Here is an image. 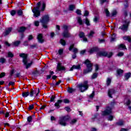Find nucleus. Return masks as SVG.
Returning <instances> with one entry per match:
<instances>
[{
    "label": "nucleus",
    "mask_w": 131,
    "mask_h": 131,
    "mask_svg": "<svg viewBox=\"0 0 131 131\" xmlns=\"http://www.w3.org/2000/svg\"><path fill=\"white\" fill-rule=\"evenodd\" d=\"M40 7H41V11H45L46 9V3L43 2H39L36 4V7H34L32 10L34 14V17L36 18L40 16Z\"/></svg>",
    "instance_id": "f257e3e1"
},
{
    "label": "nucleus",
    "mask_w": 131,
    "mask_h": 131,
    "mask_svg": "<svg viewBox=\"0 0 131 131\" xmlns=\"http://www.w3.org/2000/svg\"><path fill=\"white\" fill-rule=\"evenodd\" d=\"M19 57L23 58V62L26 66V69H28V68H29L32 64V62L27 64V63H28V61H29V59L27 58V55L25 54V53L20 54Z\"/></svg>",
    "instance_id": "f03ea898"
},
{
    "label": "nucleus",
    "mask_w": 131,
    "mask_h": 131,
    "mask_svg": "<svg viewBox=\"0 0 131 131\" xmlns=\"http://www.w3.org/2000/svg\"><path fill=\"white\" fill-rule=\"evenodd\" d=\"M85 64L87 68L84 70L83 73L84 74H88V73L92 72V70H93V64H92L89 59L85 61Z\"/></svg>",
    "instance_id": "7ed1b4c3"
},
{
    "label": "nucleus",
    "mask_w": 131,
    "mask_h": 131,
    "mask_svg": "<svg viewBox=\"0 0 131 131\" xmlns=\"http://www.w3.org/2000/svg\"><path fill=\"white\" fill-rule=\"evenodd\" d=\"M79 90L81 91V93L85 92L89 89V84L88 81H85L83 83L79 84L77 85Z\"/></svg>",
    "instance_id": "20e7f679"
},
{
    "label": "nucleus",
    "mask_w": 131,
    "mask_h": 131,
    "mask_svg": "<svg viewBox=\"0 0 131 131\" xmlns=\"http://www.w3.org/2000/svg\"><path fill=\"white\" fill-rule=\"evenodd\" d=\"M113 55V53L106 51H99L97 54V57H107V58H111Z\"/></svg>",
    "instance_id": "39448f33"
},
{
    "label": "nucleus",
    "mask_w": 131,
    "mask_h": 131,
    "mask_svg": "<svg viewBox=\"0 0 131 131\" xmlns=\"http://www.w3.org/2000/svg\"><path fill=\"white\" fill-rule=\"evenodd\" d=\"M50 20V17L48 15H46L43 16L41 19L40 20V22L41 23L43 28H47L48 26V23H49V21Z\"/></svg>",
    "instance_id": "423d86ee"
},
{
    "label": "nucleus",
    "mask_w": 131,
    "mask_h": 131,
    "mask_svg": "<svg viewBox=\"0 0 131 131\" xmlns=\"http://www.w3.org/2000/svg\"><path fill=\"white\" fill-rule=\"evenodd\" d=\"M69 119H70V117L69 116H63L60 118L58 122L60 125L66 126V125H67V123H66V122L68 121Z\"/></svg>",
    "instance_id": "0eeeda50"
},
{
    "label": "nucleus",
    "mask_w": 131,
    "mask_h": 131,
    "mask_svg": "<svg viewBox=\"0 0 131 131\" xmlns=\"http://www.w3.org/2000/svg\"><path fill=\"white\" fill-rule=\"evenodd\" d=\"M69 28V26L63 25L62 26V29L63 30V32L62 33V36L63 37L68 38L70 37V33L68 31V29Z\"/></svg>",
    "instance_id": "6e6552de"
},
{
    "label": "nucleus",
    "mask_w": 131,
    "mask_h": 131,
    "mask_svg": "<svg viewBox=\"0 0 131 131\" xmlns=\"http://www.w3.org/2000/svg\"><path fill=\"white\" fill-rule=\"evenodd\" d=\"M125 24H123L122 26H120L119 28V29H121L123 31H127V29L128 28V25L130 21L128 20H125L124 21Z\"/></svg>",
    "instance_id": "1a4fd4ad"
},
{
    "label": "nucleus",
    "mask_w": 131,
    "mask_h": 131,
    "mask_svg": "<svg viewBox=\"0 0 131 131\" xmlns=\"http://www.w3.org/2000/svg\"><path fill=\"white\" fill-rule=\"evenodd\" d=\"M112 113V108L107 106L106 109L102 112V115H109V114H111Z\"/></svg>",
    "instance_id": "9d476101"
},
{
    "label": "nucleus",
    "mask_w": 131,
    "mask_h": 131,
    "mask_svg": "<svg viewBox=\"0 0 131 131\" xmlns=\"http://www.w3.org/2000/svg\"><path fill=\"white\" fill-rule=\"evenodd\" d=\"M73 49V52L75 54H77L78 52V49L77 48H74V45H72L70 46L69 48V51H72Z\"/></svg>",
    "instance_id": "9b49d317"
},
{
    "label": "nucleus",
    "mask_w": 131,
    "mask_h": 131,
    "mask_svg": "<svg viewBox=\"0 0 131 131\" xmlns=\"http://www.w3.org/2000/svg\"><path fill=\"white\" fill-rule=\"evenodd\" d=\"M37 38L39 42H40L41 43H42V42H43V37L42 36V34H39L37 35Z\"/></svg>",
    "instance_id": "f8f14e48"
},
{
    "label": "nucleus",
    "mask_w": 131,
    "mask_h": 131,
    "mask_svg": "<svg viewBox=\"0 0 131 131\" xmlns=\"http://www.w3.org/2000/svg\"><path fill=\"white\" fill-rule=\"evenodd\" d=\"M57 71H60V70H65V68L61 65V63H58L56 67Z\"/></svg>",
    "instance_id": "ddd939ff"
},
{
    "label": "nucleus",
    "mask_w": 131,
    "mask_h": 131,
    "mask_svg": "<svg viewBox=\"0 0 131 131\" xmlns=\"http://www.w3.org/2000/svg\"><path fill=\"white\" fill-rule=\"evenodd\" d=\"M114 94H115V90H114V89H111L108 90V95L110 98H112V95H114Z\"/></svg>",
    "instance_id": "4468645a"
},
{
    "label": "nucleus",
    "mask_w": 131,
    "mask_h": 131,
    "mask_svg": "<svg viewBox=\"0 0 131 131\" xmlns=\"http://www.w3.org/2000/svg\"><path fill=\"white\" fill-rule=\"evenodd\" d=\"M80 68H81L79 64H78L77 66L74 65L71 68L70 71H73V69H77V70H79V69H80Z\"/></svg>",
    "instance_id": "2eb2a0df"
},
{
    "label": "nucleus",
    "mask_w": 131,
    "mask_h": 131,
    "mask_svg": "<svg viewBox=\"0 0 131 131\" xmlns=\"http://www.w3.org/2000/svg\"><path fill=\"white\" fill-rule=\"evenodd\" d=\"M62 103L61 100H58L56 103H55L54 106L57 107V109H59L60 107V104Z\"/></svg>",
    "instance_id": "dca6fc26"
},
{
    "label": "nucleus",
    "mask_w": 131,
    "mask_h": 131,
    "mask_svg": "<svg viewBox=\"0 0 131 131\" xmlns=\"http://www.w3.org/2000/svg\"><path fill=\"white\" fill-rule=\"evenodd\" d=\"M26 30V28L25 27H21L17 29L18 32L23 33Z\"/></svg>",
    "instance_id": "f3484780"
},
{
    "label": "nucleus",
    "mask_w": 131,
    "mask_h": 131,
    "mask_svg": "<svg viewBox=\"0 0 131 131\" xmlns=\"http://www.w3.org/2000/svg\"><path fill=\"white\" fill-rule=\"evenodd\" d=\"M11 31L12 28H9L8 29H6L4 34V36H7V35H8Z\"/></svg>",
    "instance_id": "a211bd4d"
},
{
    "label": "nucleus",
    "mask_w": 131,
    "mask_h": 131,
    "mask_svg": "<svg viewBox=\"0 0 131 131\" xmlns=\"http://www.w3.org/2000/svg\"><path fill=\"white\" fill-rule=\"evenodd\" d=\"M116 125H119V126L124 125V121L122 120H120L116 123Z\"/></svg>",
    "instance_id": "6ab92c4d"
},
{
    "label": "nucleus",
    "mask_w": 131,
    "mask_h": 131,
    "mask_svg": "<svg viewBox=\"0 0 131 131\" xmlns=\"http://www.w3.org/2000/svg\"><path fill=\"white\" fill-rule=\"evenodd\" d=\"M97 51H98V48L96 47H94L91 49H90V50L89 51V53L90 54H93L94 53H95V52H97Z\"/></svg>",
    "instance_id": "aec40b11"
},
{
    "label": "nucleus",
    "mask_w": 131,
    "mask_h": 131,
    "mask_svg": "<svg viewBox=\"0 0 131 131\" xmlns=\"http://www.w3.org/2000/svg\"><path fill=\"white\" fill-rule=\"evenodd\" d=\"M20 43H21L20 41H15L12 42V45L14 46V47H18L19 45H20Z\"/></svg>",
    "instance_id": "412c9836"
},
{
    "label": "nucleus",
    "mask_w": 131,
    "mask_h": 131,
    "mask_svg": "<svg viewBox=\"0 0 131 131\" xmlns=\"http://www.w3.org/2000/svg\"><path fill=\"white\" fill-rule=\"evenodd\" d=\"M131 73H128L125 74L124 75V78L125 80H128V78L130 77Z\"/></svg>",
    "instance_id": "4be33fe9"
},
{
    "label": "nucleus",
    "mask_w": 131,
    "mask_h": 131,
    "mask_svg": "<svg viewBox=\"0 0 131 131\" xmlns=\"http://www.w3.org/2000/svg\"><path fill=\"white\" fill-rule=\"evenodd\" d=\"M29 96V92L27 91L26 92H23L22 96L23 98H27Z\"/></svg>",
    "instance_id": "5701e85b"
},
{
    "label": "nucleus",
    "mask_w": 131,
    "mask_h": 131,
    "mask_svg": "<svg viewBox=\"0 0 131 131\" xmlns=\"http://www.w3.org/2000/svg\"><path fill=\"white\" fill-rule=\"evenodd\" d=\"M123 39H124V40H128L129 42H130L131 41V38L129 36H125L123 37Z\"/></svg>",
    "instance_id": "b1692460"
},
{
    "label": "nucleus",
    "mask_w": 131,
    "mask_h": 131,
    "mask_svg": "<svg viewBox=\"0 0 131 131\" xmlns=\"http://www.w3.org/2000/svg\"><path fill=\"white\" fill-rule=\"evenodd\" d=\"M30 122H32V117L31 116L28 117L27 124H29Z\"/></svg>",
    "instance_id": "393cba45"
},
{
    "label": "nucleus",
    "mask_w": 131,
    "mask_h": 131,
    "mask_svg": "<svg viewBox=\"0 0 131 131\" xmlns=\"http://www.w3.org/2000/svg\"><path fill=\"white\" fill-rule=\"evenodd\" d=\"M119 50H122L123 49L124 50H126V47H125V46L123 44H121L118 47Z\"/></svg>",
    "instance_id": "a878e982"
},
{
    "label": "nucleus",
    "mask_w": 131,
    "mask_h": 131,
    "mask_svg": "<svg viewBox=\"0 0 131 131\" xmlns=\"http://www.w3.org/2000/svg\"><path fill=\"white\" fill-rule=\"evenodd\" d=\"M68 93H69L70 94H72V93L75 92V89H73L72 88H69L68 89Z\"/></svg>",
    "instance_id": "bb28decb"
},
{
    "label": "nucleus",
    "mask_w": 131,
    "mask_h": 131,
    "mask_svg": "<svg viewBox=\"0 0 131 131\" xmlns=\"http://www.w3.org/2000/svg\"><path fill=\"white\" fill-rule=\"evenodd\" d=\"M116 15H117V11L116 10H114L113 11V12H112L111 14V17H116Z\"/></svg>",
    "instance_id": "cd10ccee"
},
{
    "label": "nucleus",
    "mask_w": 131,
    "mask_h": 131,
    "mask_svg": "<svg viewBox=\"0 0 131 131\" xmlns=\"http://www.w3.org/2000/svg\"><path fill=\"white\" fill-rule=\"evenodd\" d=\"M16 13L18 16H22L23 11H22V10L19 9L16 11Z\"/></svg>",
    "instance_id": "c85d7f7f"
},
{
    "label": "nucleus",
    "mask_w": 131,
    "mask_h": 131,
    "mask_svg": "<svg viewBox=\"0 0 131 131\" xmlns=\"http://www.w3.org/2000/svg\"><path fill=\"white\" fill-rule=\"evenodd\" d=\"M111 78H107L106 79V85H110L111 83Z\"/></svg>",
    "instance_id": "c756f323"
},
{
    "label": "nucleus",
    "mask_w": 131,
    "mask_h": 131,
    "mask_svg": "<svg viewBox=\"0 0 131 131\" xmlns=\"http://www.w3.org/2000/svg\"><path fill=\"white\" fill-rule=\"evenodd\" d=\"M117 73L118 75H120V74H122V73H123V70L119 69L117 70Z\"/></svg>",
    "instance_id": "7c9ffc66"
},
{
    "label": "nucleus",
    "mask_w": 131,
    "mask_h": 131,
    "mask_svg": "<svg viewBox=\"0 0 131 131\" xmlns=\"http://www.w3.org/2000/svg\"><path fill=\"white\" fill-rule=\"evenodd\" d=\"M75 9V6L73 5H71L69 6V11H73Z\"/></svg>",
    "instance_id": "2f4dec72"
},
{
    "label": "nucleus",
    "mask_w": 131,
    "mask_h": 131,
    "mask_svg": "<svg viewBox=\"0 0 131 131\" xmlns=\"http://www.w3.org/2000/svg\"><path fill=\"white\" fill-rule=\"evenodd\" d=\"M10 13L11 16H15V15H16V14L17 13V11L15 10H11L10 12Z\"/></svg>",
    "instance_id": "473e14b6"
},
{
    "label": "nucleus",
    "mask_w": 131,
    "mask_h": 131,
    "mask_svg": "<svg viewBox=\"0 0 131 131\" xmlns=\"http://www.w3.org/2000/svg\"><path fill=\"white\" fill-rule=\"evenodd\" d=\"M60 43H61V45H62V46H66V41L63 39H61L60 40Z\"/></svg>",
    "instance_id": "72a5a7b5"
},
{
    "label": "nucleus",
    "mask_w": 131,
    "mask_h": 131,
    "mask_svg": "<svg viewBox=\"0 0 131 131\" xmlns=\"http://www.w3.org/2000/svg\"><path fill=\"white\" fill-rule=\"evenodd\" d=\"M97 77H98V73H95L92 75L91 78L92 79H95V78H97Z\"/></svg>",
    "instance_id": "f704fd0d"
},
{
    "label": "nucleus",
    "mask_w": 131,
    "mask_h": 131,
    "mask_svg": "<svg viewBox=\"0 0 131 131\" xmlns=\"http://www.w3.org/2000/svg\"><path fill=\"white\" fill-rule=\"evenodd\" d=\"M104 12L106 14V17H109V16H110V12L108 11V9H104Z\"/></svg>",
    "instance_id": "c9c22d12"
},
{
    "label": "nucleus",
    "mask_w": 131,
    "mask_h": 131,
    "mask_svg": "<svg viewBox=\"0 0 131 131\" xmlns=\"http://www.w3.org/2000/svg\"><path fill=\"white\" fill-rule=\"evenodd\" d=\"M33 93L34 94H36V96H38V94H39V90H33Z\"/></svg>",
    "instance_id": "e433bc0d"
},
{
    "label": "nucleus",
    "mask_w": 131,
    "mask_h": 131,
    "mask_svg": "<svg viewBox=\"0 0 131 131\" xmlns=\"http://www.w3.org/2000/svg\"><path fill=\"white\" fill-rule=\"evenodd\" d=\"M0 63H1V64H4V63H6L5 58H0Z\"/></svg>",
    "instance_id": "4c0bfd02"
},
{
    "label": "nucleus",
    "mask_w": 131,
    "mask_h": 131,
    "mask_svg": "<svg viewBox=\"0 0 131 131\" xmlns=\"http://www.w3.org/2000/svg\"><path fill=\"white\" fill-rule=\"evenodd\" d=\"M113 118H114V116L113 115H110L107 117V120L110 121H112L113 120Z\"/></svg>",
    "instance_id": "58836bf2"
},
{
    "label": "nucleus",
    "mask_w": 131,
    "mask_h": 131,
    "mask_svg": "<svg viewBox=\"0 0 131 131\" xmlns=\"http://www.w3.org/2000/svg\"><path fill=\"white\" fill-rule=\"evenodd\" d=\"M78 22L80 25H82V20H81V18L80 17H78Z\"/></svg>",
    "instance_id": "ea45409f"
},
{
    "label": "nucleus",
    "mask_w": 131,
    "mask_h": 131,
    "mask_svg": "<svg viewBox=\"0 0 131 131\" xmlns=\"http://www.w3.org/2000/svg\"><path fill=\"white\" fill-rule=\"evenodd\" d=\"M116 37V34H114L112 35V38L111 39V41H114V40H115Z\"/></svg>",
    "instance_id": "a19ab883"
},
{
    "label": "nucleus",
    "mask_w": 131,
    "mask_h": 131,
    "mask_svg": "<svg viewBox=\"0 0 131 131\" xmlns=\"http://www.w3.org/2000/svg\"><path fill=\"white\" fill-rule=\"evenodd\" d=\"M79 35L80 37V38H82L84 37V33L82 32H80L79 34Z\"/></svg>",
    "instance_id": "79ce46f5"
},
{
    "label": "nucleus",
    "mask_w": 131,
    "mask_h": 131,
    "mask_svg": "<svg viewBox=\"0 0 131 131\" xmlns=\"http://www.w3.org/2000/svg\"><path fill=\"white\" fill-rule=\"evenodd\" d=\"M77 122V120L75 119H73L71 122H70L71 124H74L75 123H76V122Z\"/></svg>",
    "instance_id": "37998d69"
},
{
    "label": "nucleus",
    "mask_w": 131,
    "mask_h": 131,
    "mask_svg": "<svg viewBox=\"0 0 131 131\" xmlns=\"http://www.w3.org/2000/svg\"><path fill=\"white\" fill-rule=\"evenodd\" d=\"M94 34H95V32L91 31L90 32V33L88 35L89 37H91L92 36H93V35H94Z\"/></svg>",
    "instance_id": "c03bdc74"
},
{
    "label": "nucleus",
    "mask_w": 131,
    "mask_h": 131,
    "mask_svg": "<svg viewBox=\"0 0 131 131\" xmlns=\"http://www.w3.org/2000/svg\"><path fill=\"white\" fill-rule=\"evenodd\" d=\"M6 76V73L3 72L0 74V78H3V77H5Z\"/></svg>",
    "instance_id": "a18cd8bd"
},
{
    "label": "nucleus",
    "mask_w": 131,
    "mask_h": 131,
    "mask_svg": "<svg viewBox=\"0 0 131 131\" xmlns=\"http://www.w3.org/2000/svg\"><path fill=\"white\" fill-rule=\"evenodd\" d=\"M95 96V92L93 91L92 93L89 96L90 99H93Z\"/></svg>",
    "instance_id": "49530a36"
},
{
    "label": "nucleus",
    "mask_w": 131,
    "mask_h": 131,
    "mask_svg": "<svg viewBox=\"0 0 131 131\" xmlns=\"http://www.w3.org/2000/svg\"><path fill=\"white\" fill-rule=\"evenodd\" d=\"M8 57L10 58H12V57H14V55H13V53H12V52H9L8 53Z\"/></svg>",
    "instance_id": "de8ad7c7"
},
{
    "label": "nucleus",
    "mask_w": 131,
    "mask_h": 131,
    "mask_svg": "<svg viewBox=\"0 0 131 131\" xmlns=\"http://www.w3.org/2000/svg\"><path fill=\"white\" fill-rule=\"evenodd\" d=\"M5 115V118H8V117H9V116H10V113L9 112H6L5 114L4 113V114H3Z\"/></svg>",
    "instance_id": "09e8293b"
},
{
    "label": "nucleus",
    "mask_w": 131,
    "mask_h": 131,
    "mask_svg": "<svg viewBox=\"0 0 131 131\" xmlns=\"http://www.w3.org/2000/svg\"><path fill=\"white\" fill-rule=\"evenodd\" d=\"M64 110L67 111L68 112H70L71 111V110L70 109V107L67 106L64 107Z\"/></svg>",
    "instance_id": "8fccbe9b"
},
{
    "label": "nucleus",
    "mask_w": 131,
    "mask_h": 131,
    "mask_svg": "<svg viewBox=\"0 0 131 131\" xmlns=\"http://www.w3.org/2000/svg\"><path fill=\"white\" fill-rule=\"evenodd\" d=\"M34 108V105L31 104L29 106V110H32Z\"/></svg>",
    "instance_id": "3c124183"
},
{
    "label": "nucleus",
    "mask_w": 131,
    "mask_h": 131,
    "mask_svg": "<svg viewBox=\"0 0 131 131\" xmlns=\"http://www.w3.org/2000/svg\"><path fill=\"white\" fill-rule=\"evenodd\" d=\"M34 25L35 26H39V21H34Z\"/></svg>",
    "instance_id": "603ef678"
},
{
    "label": "nucleus",
    "mask_w": 131,
    "mask_h": 131,
    "mask_svg": "<svg viewBox=\"0 0 131 131\" xmlns=\"http://www.w3.org/2000/svg\"><path fill=\"white\" fill-rule=\"evenodd\" d=\"M85 24H86V25L88 26H90V20H89V19L88 18L86 19Z\"/></svg>",
    "instance_id": "864d4df0"
},
{
    "label": "nucleus",
    "mask_w": 131,
    "mask_h": 131,
    "mask_svg": "<svg viewBox=\"0 0 131 131\" xmlns=\"http://www.w3.org/2000/svg\"><path fill=\"white\" fill-rule=\"evenodd\" d=\"M76 13L77 14V15H81V11L79 10V9L76 10Z\"/></svg>",
    "instance_id": "5fc2aeb1"
},
{
    "label": "nucleus",
    "mask_w": 131,
    "mask_h": 131,
    "mask_svg": "<svg viewBox=\"0 0 131 131\" xmlns=\"http://www.w3.org/2000/svg\"><path fill=\"white\" fill-rule=\"evenodd\" d=\"M125 2L126 3V4L124 5L125 8H128V2H127V0H125Z\"/></svg>",
    "instance_id": "6e6d98bb"
},
{
    "label": "nucleus",
    "mask_w": 131,
    "mask_h": 131,
    "mask_svg": "<svg viewBox=\"0 0 131 131\" xmlns=\"http://www.w3.org/2000/svg\"><path fill=\"white\" fill-rule=\"evenodd\" d=\"M123 55H124V53H123V52H119L118 54V56L119 57H122V56H123Z\"/></svg>",
    "instance_id": "4d7b16f0"
},
{
    "label": "nucleus",
    "mask_w": 131,
    "mask_h": 131,
    "mask_svg": "<svg viewBox=\"0 0 131 131\" xmlns=\"http://www.w3.org/2000/svg\"><path fill=\"white\" fill-rule=\"evenodd\" d=\"M106 2H107V0H100L101 5H103V4H104V3H106Z\"/></svg>",
    "instance_id": "13d9d810"
},
{
    "label": "nucleus",
    "mask_w": 131,
    "mask_h": 131,
    "mask_svg": "<svg viewBox=\"0 0 131 131\" xmlns=\"http://www.w3.org/2000/svg\"><path fill=\"white\" fill-rule=\"evenodd\" d=\"M58 54L59 55H62V54H63V49H60L58 51Z\"/></svg>",
    "instance_id": "bf43d9fd"
},
{
    "label": "nucleus",
    "mask_w": 131,
    "mask_h": 131,
    "mask_svg": "<svg viewBox=\"0 0 131 131\" xmlns=\"http://www.w3.org/2000/svg\"><path fill=\"white\" fill-rule=\"evenodd\" d=\"M14 84H15V82H14L13 81H11L8 84V86H10V85H14Z\"/></svg>",
    "instance_id": "052dcab7"
},
{
    "label": "nucleus",
    "mask_w": 131,
    "mask_h": 131,
    "mask_svg": "<svg viewBox=\"0 0 131 131\" xmlns=\"http://www.w3.org/2000/svg\"><path fill=\"white\" fill-rule=\"evenodd\" d=\"M56 97L54 96H52L51 97V102H53V101L55 100Z\"/></svg>",
    "instance_id": "680f3d73"
},
{
    "label": "nucleus",
    "mask_w": 131,
    "mask_h": 131,
    "mask_svg": "<svg viewBox=\"0 0 131 131\" xmlns=\"http://www.w3.org/2000/svg\"><path fill=\"white\" fill-rule=\"evenodd\" d=\"M32 39H33V37L32 36V35H30L28 37V40H31Z\"/></svg>",
    "instance_id": "e2e57ef3"
},
{
    "label": "nucleus",
    "mask_w": 131,
    "mask_h": 131,
    "mask_svg": "<svg viewBox=\"0 0 131 131\" xmlns=\"http://www.w3.org/2000/svg\"><path fill=\"white\" fill-rule=\"evenodd\" d=\"M30 97H33L34 94L33 93V90H32L30 93H29Z\"/></svg>",
    "instance_id": "0e129e2a"
},
{
    "label": "nucleus",
    "mask_w": 131,
    "mask_h": 131,
    "mask_svg": "<svg viewBox=\"0 0 131 131\" xmlns=\"http://www.w3.org/2000/svg\"><path fill=\"white\" fill-rule=\"evenodd\" d=\"M15 72V70L14 69L12 70L10 72V76H13V75L14 74V72Z\"/></svg>",
    "instance_id": "69168bd1"
},
{
    "label": "nucleus",
    "mask_w": 131,
    "mask_h": 131,
    "mask_svg": "<svg viewBox=\"0 0 131 131\" xmlns=\"http://www.w3.org/2000/svg\"><path fill=\"white\" fill-rule=\"evenodd\" d=\"M63 102L66 104H68V103H69V100H68V99H64V100H63Z\"/></svg>",
    "instance_id": "338daca9"
},
{
    "label": "nucleus",
    "mask_w": 131,
    "mask_h": 131,
    "mask_svg": "<svg viewBox=\"0 0 131 131\" xmlns=\"http://www.w3.org/2000/svg\"><path fill=\"white\" fill-rule=\"evenodd\" d=\"M127 130H128V129L123 128H121V130H120V131H127Z\"/></svg>",
    "instance_id": "774afa93"
}]
</instances>
